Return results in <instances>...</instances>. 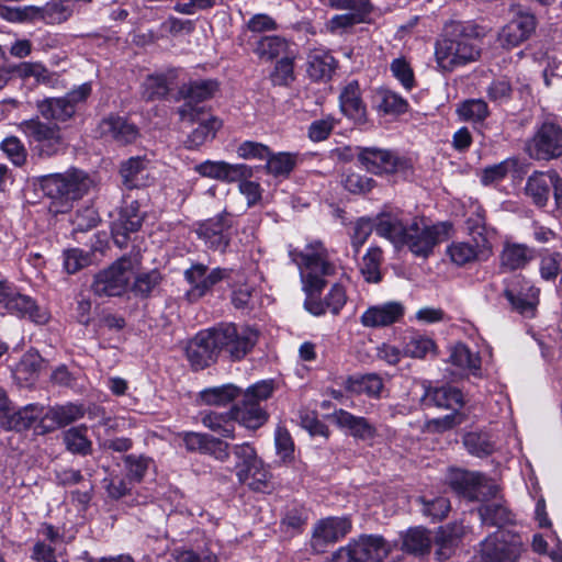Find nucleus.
Returning <instances> with one entry per match:
<instances>
[{
  "label": "nucleus",
  "instance_id": "obj_1",
  "mask_svg": "<svg viewBox=\"0 0 562 562\" xmlns=\"http://www.w3.org/2000/svg\"><path fill=\"white\" fill-rule=\"evenodd\" d=\"M374 232L395 247H407L416 257L427 258L434 248L450 235V223L429 224L423 217L406 218L398 210L381 212L373 224Z\"/></svg>",
  "mask_w": 562,
  "mask_h": 562
},
{
  "label": "nucleus",
  "instance_id": "obj_2",
  "mask_svg": "<svg viewBox=\"0 0 562 562\" xmlns=\"http://www.w3.org/2000/svg\"><path fill=\"white\" fill-rule=\"evenodd\" d=\"M481 29L473 23L458 24L435 44V61L440 72H452L476 61L481 55Z\"/></svg>",
  "mask_w": 562,
  "mask_h": 562
},
{
  "label": "nucleus",
  "instance_id": "obj_3",
  "mask_svg": "<svg viewBox=\"0 0 562 562\" xmlns=\"http://www.w3.org/2000/svg\"><path fill=\"white\" fill-rule=\"evenodd\" d=\"M38 183L44 194L50 199L49 212L57 215L68 212L75 200L89 192L93 182L83 171L69 170L42 176Z\"/></svg>",
  "mask_w": 562,
  "mask_h": 562
},
{
  "label": "nucleus",
  "instance_id": "obj_4",
  "mask_svg": "<svg viewBox=\"0 0 562 562\" xmlns=\"http://www.w3.org/2000/svg\"><path fill=\"white\" fill-rule=\"evenodd\" d=\"M300 270L303 289L310 295L319 293L325 285L324 278L336 272V266L328 260V254L321 241H313L301 251H291Z\"/></svg>",
  "mask_w": 562,
  "mask_h": 562
},
{
  "label": "nucleus",
  "instance_id": "obj_5",
  "mask_svg": "<svg viewBox=\"0 0 562 562\" xmlns=\"http://www.w3.org/2000/svg\"><path fill=\"white\" fill-rule=\"evenodd\" d=\"M212 330L218 353L225 352L234 361L245 358L259 338L258 330L248 325L222 323L212 327Z\"/></svg>",
  "mask_w": 562,
  "mask_h": 562
},
{
  "label": "nucleus",
  "instance_id": "obj_6",
  "mask_svg": "<svg viewBox=\"0 0 562 562\" xmlns=\"http://www.w3.org/2000/svg\"><path fill=\"white\" fill-rule=\"evenodd\" d=\"M446 481L458 495L469 501L487 504L498 498V486L481 473L451 469Z\"/></svg>",
  "mask_w": 562,
  "mask_h": 562
},
{
  "label": "nucleus",
  "instance_id": "obj_7",
  "mask_svg": "<svg viewBox=\"0 0 562 562\" xmlns=\"http://www.w3.org/2000/svg\"><path fill=\"white\" fill-rule=\"evenodd\" d=\"M134 274V261L123 257L95 274L92 291L98 296H120L127 291Z\"/></svg>",
  "mask_w": 562,
  "mask_h": 562
},
{
  "label": "nucleus",
  "instance_id": "obj_8",
  "mask_svg": "<svg viewBox=\"0 0 562 562\" xmlns=\"http://www.w3.org/2000/svg\"><path fill=\"white\" fill-rule=\"evenodd\" d=\"M18 128L42 157L55 156L65 148V142L56 125L43 123L38 119H30L22 121Z\"/></svg>",
  "mask_w": 562,
  "mask_h": 562
},
{
  "label": "nucleus",
  "instance_id": "obj_9",
  "mask_svg": "<svg viewBox=\"0 0 562 562\" xmlns=\"http://www.w3.org/2000/svg\"><path fill=\"white\" fill-rule=\"evenodd\" d=\"M520 552V539L498 530L481 542L480 555H474L472 562H515Z\"/></svg>",
  "mask_w": 562,
  "mask_h": 562
},
{
  "label": "nucleus",
  "instance_id": "obj_10",
  "mask_svg": "<svg viewBox=\"0 0 562 562\" xmlns=\"http://www.w3.org/2000/svg\"><path fill=\"white\" fill-rule=\"evenodd\" d=\"M178 112L182 122L198 123V126L188 136L186 144L189 148H198L205 142L213 139L221 127V122L201 106L184 103Z\"/></svg>",
  "mask_w": 562,
  "mask_h": 562
},
{
  "label": "nucleus",
  "instance_id": "obj_11",
  "mask_svg": "<svg viewBox=\"0 0 562 562\" xmlns=\"http://www.w3.org/2000/svg\"><path fill=\"white\" fill-rule=\"evenodd\" d=\"M529 155L549 160L562 155V130L553 123H543L528 145Z\"/></svg>",
  "mask_w": 562,
  "mask_h": 562
},
{
  "label": "nucleus",
  "instance_id": "obj_12",
  "mask_svg": "<svg viewBox=\"0 0 562 562\" xmlns=\"http://www.w3.org/2000/svg\"><path fill=\"white\" fill-rule=\"evenodd\" d=\"M357 157L360 164L374 175L394 173L405 167V161L398 155L378 147H360Z\"/></svg>",
  "mask_w": 562,
  "mask_h": 562
},
{
  "label": "nucleus",
  "instance_id": "obj_13",
  "mask_svg": "<svg viewBox=\"0 0 562 562\" xmlns=\"http://www.w3.org/2000/svg\"><path fill=\"white\" fill-rule=\"evenodd\" d=\"M351 530L347 517H328L319 520L313 529L311 546L316 552H324L327 546L344 538Z\"/></svg>",
  "mask_w": 562,
  "mask_h": 562
},
{
  "label": "nucleus",
  "instance_id": "obj_14",
  "mask_svg": "<svg viewBox=\"0 0 562 562\" xmlns=\"http://www.w3.org/2000/svg\"><path fill=\"white\" fill-rule=\"evenodd\" d=\"M539 290L520 276H514L505 288V296L513 308L526 316H532L538 304Z\"/></svg>",
  "mask_w": 562,
  "mask_h": 562
},
{
  "label": "nucleus",
  "instance_id": "obj_15",
  "mask_svg": "<svg viewBox=\"0 0 562 562\" xmlns=\"http://www.w3.org/2000/svg\"><path fill=\"white\" fill-rule=\"evenodd\" d=\"M355 562H382L391 552L392 546L381 536L363 535L346 546Z\"/></svg>",
  "mask_w": 562,
  "mask_h": 562
},
{
  "label": "nucleus",
  "instance_id": "obj_16",
  "mask_svg": "<svg viewBox=\"0 0 562 562\" xmlns=\"http://www.w3.org/2000/svg\"><path fill=\"white\" fill-rule=\"evenodd\" d=\"M187 358L194 370H201L214 362L218 350L213 336L212 327L202 330L188 344Z\"/></svg>",
  "mask_w": 562,
  "mask_h": 562
},
{
  "label": "nucleus",
  "instance_id": "obj_17",
  "mask_svg": "<svg viewBox=\"0 0 562 562\" xmlns=\"http://www.w3.org/2000/svg\"><path fill=\"white\" fill-rule=\"evenodd\" d=\"M231 271L215 268L211 271L204 265H193L186 270L184 277L191 288L188 291L190 300H196L206 294L217 282L229 278Z\"/></svg>",
  "mask_w": 562,
  "mask_h": 562
},
{
  "label": "nucleus",
  "instance_id": "obj_18",
  "mask_svg": "<svg viewBox=\"0 0 562 562\" xmlns=\"http://www.w3.org/2000/svg\"><path fill=\"white\" fill-rule=\"evenodd\" d=\"M405 306L398 301H389L369 306L360 316V323L367 328H381L403 319Z\"/></svg>",
  "mask_w": 562,
  "mask_h": 562
},
{
  "label": "nucleus",
  "instance_id": "obj_19",
  "mask_svg": "<svg viewBox=\"0 0 562 562\" xmlns=\"http://www.w3.org/2000/svg\"><path fill=\"white\" fill-rule=\"evenodd\" d=\"M467 228L473 243L472 246L481 259L487 260L493 254L496 231L485 224L484 212L480 206L475 209L472 216L468 217Z\"/></svg>",
  "mask_w": 562,
  "mask_h": 562
},
{
  "label": "nucleus",
  "instance_id": "obj_20",
  "mask_svg": "<svg viewBox=\"0 0 562 562\" xmlns=\"http://www.w3.org/2000/svg\"><path fill=\"white\" fill-rule=\"evenodd\" d=\"M202 177L235 182L252 175L251 167L245 164H228L226 161L205 160L194 167Z\"/></svg>",
  "mask_w": 562,
  "mask_h": 562
},
{
  "label": "nucleus",
  "instance_id": "obj_21",
  "mask_svg": "<svg viewBox=\"0 0 562 562\" xmlns=\"http://www.w3.org/2000/svg\"><path fill=\"white\" fill-rule=\"evenodd\" d=\"M229 228L226 216L220 214L199 224L196 234L210 248L223 252L229 244Z\"/></svg>",
  "mask_w": 562,
  "mask_h": 562
},
{
  "label": "nucleus",
  "instance_id": "obj_22",
  "mask_svg": "<svg viewBox=\"0 0 562 562\" xmlns=\"http://www.w3.org/2000/svg\"><path fill=\"white\" fill-rule=\"evenodd\" d=\"M536 29L533 15L519 12L498 33V42L503 47H515L526 41Z\"/></svg>",
  "mask_w": 562,
  "mask_h": 562
},
{
  "label": "nucleus",
  "instance_id": "obj_23",
  "mask_svg": "<svg viewBox=\"0 0 562 562\" xmlns=\"http://www.w3.org/2000/svg\"><path fill=\"white\" fill-rule=\"evenodd\" d=\"M3 307L11 314L27 317L37 324H44L49 318L45 308L40 307L30 296L19 293L12 286L7 294Z\"/></svg>",
  "mask_w": 562,
  "mask_h": 562
},
{
  "label": "nucleus",
  "instance_id": "obj_24",
  "mask_svg": "<svg viewBox=\"0 0 562 562\" xmlns=\"http://www.w3.org/2000/svg\"><path fill=\"white\" fill-rule=\"evenodd\" d=\"M341 112L355 122H363L367 115V108L361 98V90L357 80L347 82L339 95Z\"/></svg>",
  "mask_w": 562,
  "mask_h": 562
},
{
  "label": "nucleus",
  "instance_id": "obj_25",
  "mask_svg": "<svg viewBox=\"0 0 562 562\" xmlns=\"http://www.w3.org/2000/svg\"><path fill=\"white\" fill-rule=\"evenodd\" d=\"M102 137L113 139L120 144H128L138 137L137 127L120 116H109L99 124Z\"/></svg>",
  "mask_w": 562,
  "mask_h": 562
},
{
  "label": "nucleus",
  "instance_id": "obj_26",
  "mask_svg": "<svg viewBox=\"0 0 562 562\" xmlns=\"http://www.w3.org/2000/svg\"><path fill=\"white\" fill-rule=\"evenodd\" d=\"M557 182H560L557 172H533L527 180L526 194L536 205L542 207L547 204L552 186Z\"/></svg>",
  "mask_w": 562,
  "mask_h": 562
},
{
  "label": "nucleus",
  "instance_id": "obj_27",
  "mask_svg": "<svg viewBox=\"0 0 562 562\" xmlns=\"http://www.w3.org/2000/svg\"><path fill=\"white\" fill-rule=\"evenodd\" d=\"M425 390L423 402L426 406H436L457 411L463 405V395L460 390L452 386L430 387L423 384Z\"/></svg>",
  "mask_w": 562,
  "mask_h": 562
},
{
  "label": "nucleus",
  "instance_id": "obj_28",
  "mask_svg": "<svg viewBox=\"0 0 562 562\" xmlns=\"http://www.w3.org/2000/svg\"><path fill=\"white\" fill-rule=\"evenodd\" d=\"M448 362L460 373L481 375V357L472 351L467 345L458 342L450 347Z\"/></svg>",
  "mask_w": 562,
  "mask_h": 562
},
{
  "label": "nucleus",
  "instance_id": "obj_29",
  "mask_svg": "<svg viewBox=\"0 0 562 562\" xmlns=\"http://www.w3.org/2000/svg\"><path fill=\"white\" fill-rule=\"evenodd\" d=\"M333 418L338 427L346 429L352 437L369 440L376 435L375 427L364 417L355 416L351 413L339 409L334 412Z\"/></svg>",
  "mask_w": 562,
  "mask_h": 562
},
{
  "label": "nucleus",
  "instance_id": "obj_30",
  "mask_svg": "<svg viewBox=\"0 0 562 562\" xmlns=\"http://www.w3.org/2000/svg\"><path fill=\"white\" fill-rule=\"evenodd\" d=\"M142 221L143 217L135 203L123 209L119 220L112 227L115 244L121 248L126 246L128 234L138 231L142 225Z\"/></svg>",
  "mask_w": 562,
  "mask_h": 562
},
{
  "label": "nucleus",
  "instance_id": "obj_31",
  "mask_svg": "<svg viewBox=\"0 0 562 562\" xmlns=\"http://www.w3.org/2000/svg\"><path fill=\"white\" fill-rule=\"evenodd\" d=\"M149 161L142 157H132L122 164L120 173L128 189L145 187L150 178Z\"/></svg>",
  "mask_w": 562,
  "mask_h": 562
},
{
  "label": "nucleus",
  "instance_id": "obj_32",
  "mask_svg": "<svg viewBox=\"0 0 562 562\" xmlns=\"http://www.w3.org/2000/svg\"><path fill=\"white\" fill-rule=\"evenodd\" d=\"M235 423H239L246 428L257 429L267 420V414L260 404L243 396V401L238 405L232 407Z\"/></svg>",
  "mask_w": 562,
  "mask_h": 562
},
{
  "label": "nucleus",
  "instance_id": "obj_33",
  "mask_svg": "<svg viewBox=\"0 0 562 562\" xmlns=\"http://www.w3.org/2000/svg\"><path fill=\"white\" fill-rule=\"evenodd\" d=\"M175 77L172 70L148 75L140 86L142 98L146 101H153L166 97Z\"/></svg>",
  "mask_w": 562,
  "mask_h": 562
},
{
  "label": "nucleus",
  "instance_id": "obj_34",
  "mask_svg": "<svg viewBox=\"0 0 562 562\" xmlns=\"http://www.w3.org/2000/svg\"><path fill=\"white\" fill-rule=\"evenodd\" d=\"M437 346L434 339L418 331H411L403 338V355L413 359H425L436 353Z\"/></svg>",
  "mask_w": 562,
  "mask_h": 562
},
{
  "label": "nucleus",
  "instance_id": "obj_35",
  "mask_svg": "<svg viewBox=\"0 0 562 562\" xmlns=\"http://www.w3.org/2000/svg\"><path fill=\"white\" fill-rule=\"evenodd\" d=\"M345 387L351 393L376 398L381 396L384 385L380 375L369 373L349 376L345 382Z\"/></svg>",
  "mask_w": 562,
  "mask_h": 562
},
{
  "label": "nucleus",
  "instance_id": "obj_36",
  "mask_svg": "<svg viewBox=\"0 0 562 562\" xmlns=\"http://www.w3.org/2000/svg\"><path fill=\"white\" fill-rule=\"evenodd\" d=\"M201 423L223 438H235V418L232 409L226 413L206 412L202 414Z\"/></svg>",
  "mask_w": 562,
  "mask_h": 562
},
{
  "label": "nucleus",
  "instance_id": "obj_37",
  "mask_svg": "<svg viewBox=\"0 0 562 562\" xmlns=\"http://www.w3.org/2000/svg\"><path fill=\"white\" fill-rule=\"evenodd\" d=\"M531 257V251L527 246L507 241L499 256L501 267L508 271L521 269Z\"/></svg>",
  "mask_w": 562,
  "mask_h": 562
},
{
  "label": "nucleus",
  "instance_id": "obj_38",
  "mask_svg": "<svg viewBox=\"0 0 562 562\" xmlns=\"http://www.w3.org/2000/svg\"><path fill=\"white\" fill-rule=\"evenodd\" d=\"M233 454L237 459L235 469L239 482H246L250 477L252 468L258 465L260 461L256 450L249 443L234 445L232 447Z\"/></svg>",
  "mask_w": 562,
  "mask_h": 562
},
{
  "label": "nucleus",
  "instance_id": "obj_39",
  "mask_svg": "<svg viewBox=\"0 0 562 562\" xmlns=\"http://www.w3.org/2000/svg\"><path fill=\"white\" fill-rule=\"evenodd\" d=\"M241 394V390L234 384H223L204 389L200 392V400L210 406H226Z\"/></svg>",
  "mask_w": 562,
  "mask_h": 562
},
{
  "label": "nucleus",
  "instance_id": "obj_40",
  "mask_svg": "<svg viewBox=\"0 0 562 562\" xmlns=\"http://www.w3.org/2000/svg\"><path fill=\"white\" fill-rule=\"evenodd\" d=\"M38 112L47 120L66 121L75 113V105L67 98H50L38 103Z\"/></svg>",
  "mask_w": 562,
  "mask_h": 562
},
{
  "label": "nucleus",
  "instance_id": "obj_41",
  "mask_svg": "<svg viewBox=\"0 0 562 562\" xmlns=\"http://www.w3.org/2000/svg\"><path fill=\"white\" fill-rule=\"evenodd\" d=\"M44 408L36 404H30L12 414L8 420V427L18 431L36 427L40 420L45 418Z\"/></svg>",
  "mask_w": 562,
  "mask_h": 562
},
{
  "label": "nucleus",
  "instance_id": "obj_42",
  "mask_svg": "<svg viewBox=\"0 0 562 562\" xmlns=\"http://www.w3.org/2000/svg\"><path fill=\"white\" fill-rule=\"evenodd\" d=\"M85 415V409L81 405L67 403L49 408L45 413V418L52 422L49 427H61L74 423Z\"/></svg>",
  "mask_w": 562,
  "mask_h": 562
},
{
  "label": "nucleus",
  "instance_id": "obj_43",
  "mask_svg": "<svg viewBox=\"0 0 562 562\" xmlns=\"http://www.w3.org/2000/svg\"><path fill=\"white\" fill-rule=\"evenodd\" d=\"M335 58L325 50H314L308 56L307 72L311 78L322 80L329 78L335 69Z\"/></svg>",
  "mask_w": 562,
  "mask_h": 562
},
{
  "label": "nucleus",
  "instance_id": "obj_44",
  "mask_svg": "<svg viewBox=\"0 0 562 562\" xmlns=\"http://www.w3.org/2000/svg\"><path fill=\"white\" fill-rule=\"evenodd\" d=\"M431 544L429 532L420 527L411 528L403 536L402 549L414 554L428 552Z\"/></svg>",
  "mask_w": 562,
  "mask_h": 562
},
{
  "label": "nucleus",
  "instance_id": "obj_45",
  "mask_svg": "<svg viewBox=\"0 0 562 562\" xmlns=\"http://www.w3.org/2000/svg\"><path fill=\"white\" fill-rule=\"evenodd\" d=\"M479 514L482 522L490 526H501L512 520V515L501 498L482 505Z\"/></svg>",
  "mask_w": 562,
  "mask_h": 562
},
{
  "label": "nucleus",
  "instance_id": "obj_46",
  "mask_svg": "<svg viewBox=\"0 0 562 562\" xmlns=\"http://www.w3.org/2000/svg\"><path fill=\"white\" fill-rule=\"evenodd\" d=\"M72 0H50L42 7L43 22L60 24L72 15Z\"/></svg>",
  "mask_w": 562,
  "mask_h": 562
},
{
  "label": "nucleus",
  "instance_id": "obj_47",
  "mask_svg": "<svg viewBox=\"0 0 562 562\" xmlns=\"http://www.w3.org/2000/svg\"><path fill=\"white\" fill-rule=\"evenodd\" d=\"M463 445L469 453L485 457L495 450V442L485 431H471L463 437Z\"/></svg>",
  "mask_w": 562,
  "mask_h": 562
},
{
  "label": "nucleus",
  "instance_id": "obj_48",
  "mask_svg": "<svg viewBox=\"0 0 562 562\" xmlns=\"http://www.w3.org/2000/svg\"><path fill=\"white\" fill-rule=\"evenodd\" d=\"M64 442L72 453L86 456L91 451V441L88 438L87 426L71 427L64 434Z\"/></svg>",
  "mask_w": 562,
  "mask_h": 562
},
{
  "label": "nucleus",
  "instance_id": "obj_49",
  "mask_svg": "<svg viewBox=\"0 0 562 562\" xmlns=\"http://www.w3.org/2000/svg\"><path fill=\"white\" fill-rule=\"evenodd\" d=\"M13 74L27 80L33 78L36 83L49 85L53 82L54 75L41 63L24 61L13 68Z\"/></svg>",
  "mask_w": 562,
  "mask_h": 562
},
{
  "label": "nucleus",
  "instance_id": "obj_50",
  "mask_svg": "<svg viewBox=\"0 0 562 562\" xmlns=\"http://www.w3.org/2000/svg\"><path fill=\"white\" fill-rule=\"evenodd\" d=\"M381 261L382 250L378 247L369 248L360 266V271L367 282L378 283L381 280Z\"/></svg>",
  "mask_w": 562,
  "mask_h": 562
},
{
  "label": "nucleus",
  "instance_id": "obj_51",
  "mask_svg": "<svg viewBox=\"0 0 562 562\" xmlns=\"http://www.w3.org/2000/svg\"><path fill=\"white\" fill-rule=\"evenodd\" d=\"M376 98L378 109L385 114H402L407 110V101L393 91L380 90Z\"/></svg>",
  "mask_w": 562,
  "mask_h": 562
},
{
  "label": "nucleus",
  "instance_id": "obj_52",
  "mask_svg": "<svg viewBox=\"0 0 562 562\" xmlns=\"http://www.w3.org/2000/svg\"><path fill=\"white\" fill-rule=\"evenodd\" d=\"M457 113L463 121L481 122L487 117L488 106L482 99H470L458 106Z\"/></svg>",
  "mask_w": 562,
  "mask_h": 562
},
{
  "label": "nucleus",
  "instance_id": "obj_53",
  "mask_svg": "<svg viewBox=\"0 0 562 562\" xmlns=\"http://www.w3.org/2000/svg\"><path fill=\"white\" fill-rule=\"evenodd\" d=\"M288 48V42L280 36H265L256 45L255 53L267 60L278 57Z\"/></svg>",
  "mask_w": 562,
  "mask_h": 562
},
{
  "label": "nucleus",
  "instance_id": "obj_54",
  "mask_svg": "<svg viewBox=\"0 0 562 562\" xmlns=\"http://www.w3.org/2000/svg\"><path fill=\"white\" fill-rule=\"evenodd\" d=\"M447 254L457 266H464L475 260H482L472 244L467 241L452 243L448 246Z\"/></svg>",
  "mask_w": 562,
  "mask_h": 562
},
{
  "label": "nucleus",
  "instance_id": "obj_55",
  "mask_svg": "<svg viewBox=\"0 0 562 562\" xmlns=\"http://www.w3.org/2000/svg\"><path fill=\"white\" fill-rule=\"evenodd\" d=\"M217 88L216 82L212 80H199L191 82L187 88L182 89V93L187 99L186 103L201 102L213 95Z\"/></svg>",
  "mask_w": 562,
  "mask_h": 562
},
{
  "label": "nucleus",
  "instance_id": "obj_56",
  "mask_svg": "<svg viewBox=\"0 0 562 562\" xmlns=\"http://www.w3.org/2000/svg\"><path fill=\"white\" fill-rule=\"evenodd\" d=\"M266 168L273 176H288L295 166L296 158L290 153H278L266 158Z\"/></svg>",
  "mask_w": 562,
  "mask_h": 562
},
{
  "label": "nucleus",
  "instance_id": "obj_57",
  "mask_svg": "<svg viewBox=\"0 0 562 562\" xmlns=\"http://www.w3.org/2000/svg\"><path fill=\"white\" fill-rule=\"evenodd\" d=\"M517 167V160L508 158L499 164L488 166L483 170L481 181L483 184H492L502 181L510 171Z\"/></svg>",
  "mask_w": 562,
  "mask_h": 562
},
{
  "label": "nucleus",
  "instance_id": "obj_58",
  "mask_svg": "<svg viewBox=\"0 0 562 562\" xmlns=\"http://www.w3.org/2000/svg\"><path fill=\"white\" fill-rule=\"evenodd\" d=\"M2 151L18 167L25 164L27 151L23 143L16 136L5 137L0 145Z\"/></svg>",
  "mask_w": 562,
  "mask_h": 562
},
{
  "label": "nucleus",
  "instance_id": "obj_59",
  "mask_svg": "<svg viewBox=\"0 0 562 562\" xmlns=\"http://www.w3.org/2000/svg\"><path fill=\"white\" fill-rule=\"evenodd\" d=\"M92 255L79 248L68 249L64 252V268L68 273H76L90 266Z\"/></svg>",
  "mask_w": 562,
  "mask_h": 562
},
{
  "label": "nucleus",
  "instance_id": "obj_60",
  "mask_svg": "<svg viewBox=\"0 0 562 562\" xmlns=\"http://www.w3.org/2000/svg\"><path fill=\"white\" fill-rule=\"evenodd\" d=\"M127 470V477L131 481L140 482L148 469L153 464V460L144 456L130 454L124 459Z\"/></svg>",
  "mask_w": 562,
  "mask_h": 562
},
{
  "label": "nucleus",
  "instance_id": "obj_61",
  "mask_svg": "<svg viewBox=\"0 0 562 562\" xmlns=\"http://www.w3.org/2000/svg\"><path fill=\"white\" fill-rule=\"evenodd\" d=\"M236 153L241 159L266 160L270 156V148L262 143L245 140L237 147Z\"/></svg>",
  "mask_w": 562,
  "mask_h": 562
},
{
  "label": "nucleus",
  "instance_id": "obj_62",
  "mask_svg": "<svg viewBox=\"0 0 562 562\" xmlns=\"http://www.w3.org/2000/svg\"><path fill=\"white\" fill-rule=\"evenodd\" d=\"M392 75L401 82L406 89L411 90L414 87V72L409 63L404 58H395L390 66Z\"/></svg>",
  "mask_w": 562,
  "mask_h": 562
},
{
  "label": "nucleus",
  "instance_id": "obj_63",
  "mask_svg": "<svg viewBox=\"0 0 562 562\" xmlns=\"http://www.w3.org/2000/svg\"><path fill=\"white\" fill-rule=\"evenodd\" d=\"M346 190L355 194L369 192L373 186V179L357 172L347 173L342 180Z\"/></svg>",
  "mask_w": 562,
  "mask_h": 562
},
{
  "label": "nucleus",
  "instance_id": "obj_64",
  "mask_svg": "<svg viewBox=\"0 0 562 562\" xmlns=\"http://www.w3.org/2000/svg\"><path fill=\"white\" fill-rule=\"evenodd\" d=\"M176 562H217V557L210 549L183 550L177 553Z\"/></svg>",
  "mask_w": 562,
  "mask_h": 562
}]
</instances>
